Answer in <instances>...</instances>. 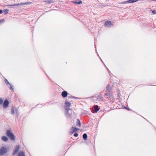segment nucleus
<instances>
[{
  "label": "nucleus",
  "instance_id": "f257e3e1",
  "mask_svg": "<svg viewBox=\"0 0 156 156\" xmlns=\"http://www.w3.org/2000/svg\"><path fill=\"white\" fill-rule=\"evenodd\" d=\"M6 135L12 140H13L15 139L14 136L13 134L10 131L8 130L6 131Z\"/></svg>",
  "mask_w": 156,
  "mask_h": 156
},
{
  "label": "nucleus",
  "instance_id": "f03ea898",
  "mask_svg": "<svg viewBox=\"0 0 156 156\" xmlns=\"http://www.w3.org/2000/svg\"><path fill=\"white\" fill-rule=\"evenodd\" d=\"M65 115L67 117H70L72 113V110L70 108H65Z\"/></svg>",
  "mask_w": 156,
  "mask_h": 156
},
{
  "label": "nucleus",
  "instance_id": "7ed1b4c3",
  "mask_svg": "<svg viewBox=\"0 0 156 156\" xmlns=\"http://www.w3.org/2000/svg\"><path fill=\"white\" fill-rule=\"evenodd\" d=\"M7 152V149L4 146L2 147L0 149V155L5 154Z\"/></svg>",
  "mask_w": 156,
  "mask_h": 156
},
{
  "label": "nucleus",
  "instance_id": "20e7f679",
  "mask_svg": "<svg viewBox=\"0 0 156 156\" xmlns=\"http://www.w3.org/2000/svg\"><path fill=\"white\" fill-rule=\"evenodd\" d=\"M138 1L139 0H129L127 1L122 2L119 3V4H126L128 3H133Z\"/></svg>",
  "mask_w": 156,
  "mask_h": 156
},
{
  "label": "nucleus",
  "instance_id": "39448f33",
  "mask_svg": "<svg viewBox=\"0 0 156 156\" xmlns=\"http://www.w3.org/2000/svg\"><path fill=\"white\" fill-rule=\"evenodd\" d=\"M19 148L20 146L19 145H17L14 148L12 153V155H15L18 151Z\"/></svg>",
  "mask_w": 156,
  "mask_h": 156
},
{
  "label": "nucleus",
  "instance_id": "423d86ee",
  "mask_svg": "<svg viewBox=\"0 0 156 156\" xmlns=\"http://www.w3.org/2000/svg\"><path fill=\"white\" fill-rule=\"evenodd\" d=\"M9 102L7 100H5L3 105V107L4 108H6L8 106Z\"/></svg>",
  "mask_w": 156,
  "mask_h": 156
},
{
  "label": "nucleus",
  "instance_id": "0eeeda50",
  "mask_svg": "<svg viewBox=\"0 0 156 156\" xmlns=\"http://www.w3.org/2000/svg\"><path fill=\"white\" fill-rule=\"evenodd\" d=\"M68 94V93L66 91H64L62 92L61 95L63 98H66Z\"/></svg>",
  "mask_w": 156,
  "mask_h": 156
},
{
  "label": "nucleus",
  "instance_id": "6e6552de",
  "mask_svg": "<svg viewBox=\"0 0 156 156\" xmlns=\"http://www.w3.org/2000/svg\"><path fill=\"white\" fill-rule=\"evenodd\" d=\"M71 105V103L67 101H66L65 102V107L66 108H69V107Z\"/></svg>",
  "mask_w": 156,
  "mask_h": 156
},
{
  "label": "nucleus",
  "instance_id": "1a4fd4ad",
  "mask_svg": "<svg viewBox=\"0 0 156 156\" xmlns=\"http://www.w3.org/2000/svg\"><path fill=\"white\" fill-rule=\"evenodd\" d=\"M112 87L109 85H108L106 87V92H111L112 90Z\"/></svg>",
  "mask_w": 156,
  "mask_h": 156
},
{
  "label": "nucleus",
  "instance_id": "9d476101",
  "mask_svg": "<svg viewBox=\"0 0 156 156\" xmlns=\"http://www.w3.org/2000/svg\"><path fill=\"white\" fill-rule=\"evenodd\" d=\"M112 24L111 21H107L105 23V25L106 26L109 27L111 25H112Z\"/></svg>",
  "mask_w": 156,
  "mask_h": 156
},
{
  "label": "nucleus",
  "instance_id": "9b49d317",
  "mask_svg": "<svg viewBox=\"0 0 156 156\" xmlns=\"http://www.w3.org/2000/svg\"><path fill=\"white\" fill-rule=\"evenodd\" d=\"M105 96H106V97L108 98H110L112 96V94L111 92H107L105 94Z\"/></svg>",
  "mask_w": 156,
  "mask_h": 156
},
{
  "label": "nucleus",
  "instance_id": "f8f14e48",
  "mask_svg": "<svg viewBox=\"0 0 156 156\" xmlns=\"http://www.w3.org/2000/svg\"><path fill=\"white\" fill-rule=\"evenodd\" d=\"M99 110L98 106V105H95L94 106V112L95 113H96Z\"/></svg>",
  "mask_w": 156,
  "mask_h": 156
},
{
  "label": "nucleus",
  "instance_id": "ddd939ff",
  "mask_svg": "<svg viewBox=\"0 0 156 156\" xmlns=\"http://www.w3.org/2000/svg\"><path fill=\"white\" fill-rule=\"evenodd\" d=\"M2 140L5 142L7 141L8 140V138L5 136H3L2 138Z\"/></svg>",
  "mask_w": 156,
  "mask_h": 156
},
{
  "label": "nucleus",
  "instance_id": "4468645a",
  "mask_svg": "<svg viewBox=\"0 0 156 156\" xmlns=\"http://www.w3.org/2000/svg\"><path fill=\"white\" fill-rule=\"evenodd\" d=\"M78 130V129L77 128L74 127H72V133H73L77 131Z\"/></svg>",
  "mask_w": 156,
  "mask_h": 156
},
{
  "label": "nucleus",
  "instance_id": "2eb2a0df",
  "mask_svg": "<svg viewBox=\"0 0 156 156\" xmlns=\"http://www.w3.org/2000/svg\"><path fill=\"white\" fill-rule=\"evenodd\" d=\"M76 126H78L79 127H80L81 126V123L79 119H78L77 120Z\"/></svg>",
  "mask_w": 156,
  "mask_h": 156
},
{
  "label": "nucleus",
  "instance_id": "dca6fc26",
  "mask_svg": "<svg viewBox=\"0 0 156 156\" xmlns=\"http://www.w3.org/2000/svg\"><path fill=\"white\" fill-rule=\"evenodd\" d=\"M83 137L84 140H86L87 139V135L86 133H84L83 134Z\"/></svg>",
  "mask_w": 156,
  "mask_h": 156
},
{
  "label": "nucleus",
  "instance_id": "f3484780",
  "mask_svg": "<svg viewBox=\"0 0 156 156\" xmlns=\"http://www.w3.org/2000/svg\"><path fill=\"white\" fill-rule=\"evenodd\" d=\"M31 3V2H27L25 3H20V5H25L30 4Z\"/></svg>",
  "mask_w": 156,
  "mask_h": 156
},
{
  "label": "nucleus",
  "instance_id": "a211bd4d",
  "mask_svg": "<svg viewBox=\"0 0 156 156\" xmlns=\"http://www.w3.org/2000/svg\"><path fill=\"white\" fill-rule=\"evenodd\" d=\"M73 2L76 4H80L82 3V2L81 1L77 2Z\"/></svg>",
  "mask_w": 156,
  "mask_h": 156
},
{
  "label": "nucleus",
  "instance_id": "6ab92c4d",
  "mask_svg": "<svg viewBox=\"0 0 156 156\" xmlns=\"http://www.w3.org/2000/svg\"><path fill=\"white\" fill-rule=\"evenodd\" d=\"M9 11L8 9H5L3 11V12L4 13V14H6Z\"/></svg>",
  "mask_w": 156,
  "mask_h": 156
},
{
  "label": "nucleus",
  "instance_id": "aec40b11",
  "mask_svg": "<svg viewBox=\"0 0 156 156\" xmlns=\"http://www.w3.org/2000/svg\"><path fill=\"white\" fill-rule=\"evenodd\" d=\"M19 5V4H11L8 5V6H15L18 5Z\"/></svg>",
  "mask_w": 156,
  "mask_h": 156
},
{
  "label": "nucleus",
  "instance_id": "412c9836",
  "mask_svg": "<svg viewBox=\"0 0 156 156\" xmlns=\"http://www.w3.org/2000/svg\"><path fill=\"white\" fill-rule=\"evenodd\" d=\"M20 156H26L25 153L23 151H20Z\"/></svg>",
  "mask_w": 156,
  "mask_h": 156
},
{
  "label": "nucleus",
  "instance_id": "4be33fe9",
  "mask_svg": "<svg viewBox=\"0 0 156 156\" xmlns=\"http://www.w3.org/2000/svg\"><path fill=\"white\" fill-rule=\"evenodd\" d=\"M45 2H46L48 4L51 3L53 2L52 0L47 1Z\"/></svg>",
  "mask_w": 156,
  "mask_h": 156
},
{
  "label": "nucleus",
  "instance_id": "5701e85b",
  "mask_svg": "<svg viewBox=\"0 0 156 156\" xmlns=\"http://www.w3.org/2000/svg\"><path fill=\"white\" fill-rule=\"evenodd\" d=\"M5 82L6 84H9V85H10V83H9V82L6 79H5Z\"/></svg>",
  "mask_w": 156,
  "mask_h": 156
},
{
  "label": "nucleus",
  "instance_id": "b1692460",
  "mask_svg": "<svg viewBox=\"0 0 156 156\" xmlns=\"http://www.w3.org/2000/svg\"><path fill=\"white\" fill-rule=\"evenodd\" d=\"M11 112L12 114H13L14 113V111L13 108H12L11 110Z\"/></svg>",
  "mask_w": 156,
  "mask_h": 156
},
{
  "label": "nucleus",
  "instance_id": "393cba45",
  "mask_svg": "<svg viewBox=\"0 0 156 156\" xmlns=\"http://www.w3.org/2000/svg\"><path fill=\"white\" fill-rule=\"evenodd\" d=\"M78 136V134L76 133H75L74 134V136H75V137H76Z\"/></svg>",
  "mask_w": 156,
  "mask_h": 156
},
{
  "label": "nucleus",
  "instance_id": "a878e982",
  "mask_svg": "<svg viewBox=\"0 0 156 156\" xmlns=\"http://www.w3.org/2000/svg\"><path fill=\"white\" fill-rule=\"evenodd\" d=\"M3 102L2 99L1 98H0V104H1Z\"/></svg>",
  "mask_w": 156,
  "mask_h": 156
},
{
  "label": "nucleus",
  "instance_id": "bb28decb",
  "mask_svg": "<svg viewBox=\"0 0 156 156\" xmlns=\"http://www.w3.org/2000/svg\"><path fill=\"white\" fill-rule=\"evenodd\" d=\"M10 85V87H9V88L10 89V90H13V89L12 87L11 86V85L10 84V85Z\"/></svg>",
  "mask_w": 156,
  "mask_h": 156
},
{
  "label": "nucleus",
  "instance_id": "cd10ccee",
  "mask_svg": "<svg viewBox=\"0 0 156 156\" xmlns=\"http://www.w3.org/2000/svg\"><path fill=\"white\" fill-rule=\"evenodd\" d=\"M152 12L154 14H156V11L155 10H153L152 11Z\"/></svg>",
  "mask_w": 156,
  "mask_h": 156
},
{
  "label": "nucleus",
  "instance_id": "c85d7f7f",
  "mask_svg": "<svg viewBox=\"0 0 156 156\" xmlns=\"http://www.w3.org/2000/svg\"><path fill=\"white\" fill-rule=\"evenodd\" d=\"M124 108L125 109H127L128 111L130 110V109L129 108H127L126 107H125V106H124Z\"/></svg>",
  "mask_w": 156,
  "mask_h": 156
},
{
  "label": "nucleus",
  "instance_id": "c756f323",
  "mask_svg": "<svg viewBox=\"0 0 156 156\" xmlns=\"http://www.w3.org/2000/svg\"><path fill=\"white\" fill-rule=\"evenodd\" d=\"M2 12H3V11L1 10H0V14H1Z\"/></svg>",
  "mask_w": 156,
  "mask_h": 156
},
{
  "label": "nucleus",
  "instance_id": "7c9ffc66",
  "mask_svg": "<svg viewBox=\"0 0 156 156\" xmlns=\"http://www.w3.org/2000/svg\"><path fill=\"white\" fill-rule=\"evenodd\" d=\"M71 98H76V97H74V96H72V97H71Z\"/></svg>",
  "mask_w": 156,
  "mask_h": 156
},
{
  "label": "nucleus",
  "instance_id": "2f4dec72",
  "mask_svg": "<svg viewBox=\"0 0 156 156\" xmlns=\"http://www.w3.org/2000/svg\"><path fill=\"white\" fill-rule=\"evenodd\" d=\"M18 156H20V152L18 153Z\"/></svg>",
  "mask_w": 156,
  "mask_h": 156
},
{
  "label": "nucleus",
  "instance_id": "473e14b6",
  "mask_svg": "<svg viewBox=\"0 0 156 156\" xmlns=\"http://www.w3.org/2000/svg\"><path fill=\"white\" fill-rule=\"evenodd\" d=\"M152 1H156V0H152Z\"/></svg>",
  "mask_w": 156,
  "mask_h": 156
},
{
  "label": "nucleus",
  "instance_id": "72a5a7b5",
  "mask_svg": "<svg viewBox=\"0 0 156 156\" xmlns=\"http://www.w3.org/2000/svg\"><path fill=\"white\" fill-rule=\"evenodd\" d=\"M1 21H0V22H1Z\"/></svg>",
  "mask_w": 156,
  "mask_h": 156
}]
</instances>
